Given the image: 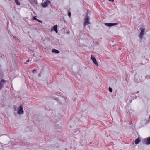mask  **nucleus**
Listing matches in <instances>:
<instances>
[{"label":"nucleus","instance_id":"18","mask_svg":"<svg viewBox=\"0 0 150 150\" xmlns=\"http://www.w3.org/2000/svg\"><path fill=\"white\" fill-rule=\"evenodd\" d=\"M36 70L35 69H34V70H33V71L32 72H33V73H34L35 72H36Z\"/></svg>","mask_w":150,"mask_h":150},{"label":"nucleus","instance_id":"25","mask_svg":"<svg viewBox=\"0 0 150 150\" xmlns=\"http://www.w3.org/2000/svg\"><path fill=\"white\" fill-rule=\"evenodd\" d=\"M130 123H131V124H132V121Z\"/></svg>","mask_w":150,"mask_h":150},{"label":"nucleus","instance_id":"4","mask_svg":"<svg viewBox=\"0 0 150 150\" xmlns=\"http://www.w3.org/2000/svg\"><path fill=\"white\" fill-rule=\"evenodd\" d=\"M91 59L93 61L94 63L95 64L96 66H98V63L95 57L93 55H91Z\"/></svg>","mask_w":150,"mask_h":150},{"label":"nucleus","instance_id":"17","mask_svg":"<svg viewBox=\"0 0 150 150\" xmlns=\"http://www.w3.org/2000/svg\"><path fill=\"white\" fill-rule=\"evenodd\" d=\"M37 21H38L39 22H40V23H42V21L40 20H39V19H37Z\"/></svg>","mask_w":150,"mask_h":150},{"label":"nucleus","instance_id":"14","mask_svg":"<svg viewBox=\"0 0 150 150\" xmlns=\"http://www.w3.org/2000/svg\"><path fill=\"white\" fill-rule=\"evenodd\" d=\"M146 79H150V76L147 75L146 76Z\"/></svg>","mask_w":150,"mask_h":150},{"label":"nucleus","instance_id":"23","mask_svg":"<svg viewBox=\"0 0 150 150\" xmlns=\"http://www.w3.org/2000/svg\"><path fill=\"white\" fill-rule=\"evenodd\" d=\"M35 54H33V56H35Z\"/></svg>","mask_w":150,"mask_h":150},{"label":"nucleus","instance_id":"22","mask_svg":"<svg viewBox=\"0 0 150 150\" xmlns=\"http://www.w3.org/2000/svg\"><path fill=\"white\" fill-rule=\"evenodd\" d=\"M139 91H137L136 92V93H139Z\"/></svg>","mask_w":150,"mask_h":150},{"label":"nucleus","instance_id":"9","mask_svg":"<svg viewBox=\"0 0 150 150\" xmlns=\"http://www.w3.org/2000/svg\"><path fill=\"white\" fill-rule=\"evenodd\" d=\"M53 30H54L56 31V33H57V25H54L51 29V31Z\"/></svg>","mask_w":150,"mask_h":150},{"label":"nucleus","instance_id":"11","mask_svg":"<svg viewBox=\"0 0 150 150\" xmlns=\"http://www.w3.org/2000/svg\"><path fill=\"white\" fill-rule=\"evenodd\" d=\"M140 138L139 137L137 138L135 140V144H138L140 142Z\"/></svg>","mask_w":150,"mask_h":150},{"label":"nucleus","instance_id":"24","mask_svg":"<svg viewBox=\"0 0 150 150\" xmlns=\"http://www.w3.org/2000/svg\"><path fill=\"white\" fill-rule=\"evenodd\" d=\"M27 62H25V64H27Z\"/></svg>","mask_w":150,"mask_h":150},{"label":"nucleus","instance_id":"26","mask_svg":"<svg viewBox=\"0 0 150 150\" xmlns=\"http://www.w3.org/2000/svg\"><path fill=\"white\" fill-rule=\"evenodd\" d=\"M132 101V100H131V101H130V103H131Z\"/></svg>","mask_w":150,"mask_h":150},{"label":"nucleus","instance_id":"15","mask_svg":"<svg viewBox=\"0 0 150 150\" xmlns=\"http://www.w3.org/2000/svg\"><path fill=\"white\" fill-rule=\"evenodd\" d=\"M71 13L70 12H69L68 13V16H69V17H71Z\"/></svg>","mask_w":150,"mask_h":150},{"label":"nucleus","instance_id":"7","mask_svg":"<svg viewBox=\"0 0 150 150\" xmlns=\"http://www.w3.org/2000/svg\"><path fill=\"white\" fill-rule=\"evenodd\" d=\"M6 82V81L4 79L0 81V90L2 88Z\"/></svg>","mask_w":150,"mask_h":150},{"label":"nucleus","instance_id":"1","mask_svg":"<svg viewBox=\"0 0 150 150\" xmlns=\"http://www.w3.org/2000/svg\"><path fill=\"white\" fill-rule=\"evenodd\" d=\"M90 23L89 22V17L88 16V12L86 13V16L84 18V25L85 26L89 24H90Z\"/></svg>","mask_w":150,"mask_h":150},{"label":"nucleus","instance_id":"10","mask_svg":"<svg viewBox=\"0 0 150 150\" xmlns=\"http://www.w3.org/2000/svg\"><path fill=\"white\" fill-rule=\"evenodd\" d=\"M52 52L56 54H58L60 52V51L56 49H53L52 50Z\"/></svg>","mask_w":150,"mask_h":150},{"label":"nucleus","instance_id":"28","mask_svg":"<svg viewBox=\"0 0 150 150\" xmlns=\"http://www.w3.org/2000/svg\"><path fill=\"white\" fill-rule=\"evenodd\" d=\"M150 118V116H149V117Z\"/></svg>","mask_w":150,"mask_h":150},{"label":"nucleus","instance_id":"19","mask_svg":"<svg viewBox=\"0 0 150 150\" xmlns=\"http://www.w3.org/2000/svg\"><path fill=\"white\" fill-rule=\"evenodd\" d=\"M109 1H111L112 2H113L114 1V0H108Z\"/></svg>","mask_w":150,"mask_h":150},{"label":"nucleus","instance_id":"12","mask_svg":"<svg viewBox=\"0 0 150 150\" xmlns=\"http://www.w3.org/2000/svg\"><path fill=\"white\" fill-rule=\"evenodd\" d=\"M137 98V96H135V95H134V96H133L132 97V100H133L134 99H136Z\"/></svg>","mask_w":150,"mask_h":150},{"label":"nucleus","instance_id":"3","mask_svg":"<svg viewBox=\"0 0 150 150\" xmlns=\"http://www.w3.org/2000/svg\"><path fill=\"white\" fill-rule=\"evenodd\" d=\"M51 2L49 0H47L45 2L42 3V5L43 8H46L48 6L49 4H50Z\"/></svg>","mask_w":150,"mask_h":150},{"label":"nucleus","instance_id":"21","mask_svg":"<svg viewBox=\"0 0 150 150\" xmlns=\"http://www.w3.org/2000/svg\"><path fill=\"white\" fill-rule=\"evenodd\" d=\"M29 59H28V60H27L26 62H29Z\"/></svg>","mask_w":150,"mask_h":150},{"label":"nucleus","instance_id":"27","mask_svg":"<svg viewBox=\"0 0 150 150\" xmlns=\"http://www.w3.org/2000/svg\"><path fill=\"white\" fill-rule=\"evenodd\" d=\"M67 149H66H66H65V150H67Z\"/></svg>","mask_w":150,"mask_h":150},{"label":"nucleus","instance_id":"2","mask_svg":"<svg viewBox=\"0 0 150 150\" xmlns=\"http://www.w3.org/2000/svg\"><path fill=\"white\" fill-rule=\"evenodd\" d=\"M143 143L147 145L150 144V137H149L147 138L143 139L142 140Z\"/></svg>","mask_w":150,"mask_h":150},{"label":"nucleus","instance_id":"16","mask_svg":"<svg viewBox=\"0 0 150 150\" xmlns=\"http://www.w3.org/2000/svg\"><path fill=\"white\" fill-rule=\"evenodd\" d=\"M36 16H35L34 17H33V20H37V18H36Z\"/></svg>","mask_w":150,"mask_h":150},{"label":"nucleus","instance_id":"8","mask_svg":"<svg viewBox=\"0 0 150 150\" xmlns=\"http://www.w3.org/2000/svg\"><path fill=\"white\" fill-rule=\"evenodd\" d=\"M145 28H141V32L140 33L139 37L140 38L142 37V36L144 34V30H145Z\"/></svg>","mask_w":150,"mask_h":150},{"label":"nucleus","instance_id":"5","mask_svg":"<svg viewBox=\"0 0 150 150\" xmlns=\"http://www.w3.org/2000/svg\"><path fill=\"white\" fill-rule=\"evenodd\" d=\"M105 25L108 27H110L116 25L118 24V23H105Z\"/></svg>","mask_w":150,"mask_h":150},{"label":"nucleus","instance_id":"6","mask_svg":"<svg viewBox=\"0 0 150 150\" xmlns=\"http://www.w3.org/2000/svg\"><path fill=\"white\" fill-rule=\"evenodd\" d=\"M23 107L21 106H20L19 107L18 110L17 112L19 114H21L23 113Z\"/></svg>","mask_w":150,"mask_h":150},{"label":"nucleus","instance_id":"20","mask_svg":"<svg viewBox=\"0 0 150 150\" xmlns=\"http://www.w3.org/2000/svg\"><path fill=\"white\" fill-rule=\"evenodd\" d=\"M38 76H39V77H40L41 76V74H40L39 73L38 74Z\"/></svg>","mask_w":150,"mask_h":150},{"label":"nucleus","instance_id":"13","mask_svg":"<svg viewBox=\"0 0 150 150\" xmlns=\"http://www.w3.org/2000/svg\"><path fill=\"white\" fill-rule=\"evenodd\" d=\"M109 92H112V88H111L110 87H109Z\"/></svg>","mask_w":150,"mask_h":150}]
</instances>
